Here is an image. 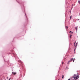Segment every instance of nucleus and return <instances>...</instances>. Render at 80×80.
<instances>
[{
  "label": "nucleus",
  "mask_w": 80,
  "mask_h": 80,
  "mask_svg": "<svg viewBox=\"0 0 80 80\" xmlns=\"http://www.w3.org/2000/svg\"><path fill=\"white\" fill-rule=\"evenodd\" d=\"M74 76L76 77H72V78H74L73 80H77V79H78V78H79V77L78 76H76V74H74Z\"/></svg>",
  "instance_id": "obj_1"
},
{
  "label": "nucleus",
  "mask_w": 80,
  "mask_h": 80,
  "mask_svg": "<svg viewBox=\"0 0 80 80\" xmlns=\"http://www.w3.org/2000/svg\"><path fill=\"white\" fill-rule=\"evenodd\" d=\"M77 45H78V42H77L75 45V47L74 49L75 52V49H76V48H77Z\"/></svg>",
  "instance_id": "obj_2"
},
{
  "label": "nucleus",
  "mask_w": 80,
  "mask_h": 80,
  "mask_svg": "<svg viewBox=\"0 0 80 80\" xmlns=\"http://www.w3.org/2000/svg\"><path fill=\"white\" fill-rule=\"evenodd\" d=\"M12 74L13 73V75H16V74H17V72H12Z\"/></svg>",
  "instance_id": "obj_3"
},
{
  "label": "nucleus",
  "mask_w": 80,
  "mask_h": 80,
  "mask_svg": "<svg viewBox=\"0 0 80 80\" xmlns=\"http://www.w3.org/2000/svg\"><path fill=\"white\" fill-rule=\"evenodd\" d=\"M65 28L66 30H67L68 28V27L67 26H65Z\"/></svg>",
  "instance_id": "obj_4"
},
{
  "label": "nucleus",
  "mask_w": 80,
  "mask_h": 80,
  "mask_svg": "<svg viewBox=\"0 0 80 80\" xmlns=\"http://www.w3.org/2000/svg\"><path fill=\"white\" fill-rule=\"evenodd\" d=\"M75 29H76V32H77V29H78V27H76Z\"/></svg>",
  "instance_id": "obj_5"
},
{
  "label": "nucleus",
  "mask_w": 80,
  "mask_h": 80,
  "mask_svg": "<svg viewBox=\"0 0 80 80\" xmlns=\"http://www.w3.org/2000/svg\"><path fill=\"white\" fill-rule=\"evenodd\" d=\"M73 60V58H71L70 60H71V61H72V60Z\"/></svg>",
  "instance_id": "obj_6"
},
{
  "label": "nucleus",
  "mask_w": 80,
  "mask_h": 80,
  "mask_svg": "<svg viewBox=\"0 0 80 80\" xmlns=\"http://www.w3.org/2000/svg\"><path fill=\"white\" fill-rule=\"evenodd\" d=\"M69 33H73V32H72L71 31H70L69 32Z\"/></svg>",
  "instance_id": "obj_7"
},
{
  "label": "nucleus",
  "mask_w": 80,
  "mask_h": 80,
  "mask_svg": "<svg viewBox=\"0 0 80 80\" xmlns=\"http://www.w3.org/2000/svg\"><path fill=\"white\" fill-rule=\"evenodd\" d=\"M69 63H70V61H68V64H69Z\"/></svg>",
  "instance_id": "obj_8"
},
{
  "label": "nucleus",
  "mask_w": 80,
  "mask_h": 80,
  "mask_svg": "<svg viewBox=\"0 0 80 80\" xmlns=\"http://www.w3.org/2000/svg\"><path fill=\"white\" fill-rule=\"evenodd\" d=\"M66 68L67 70H68V68L67 67H66Z\"/></svg>",
  "instance_id": "obj_9"
},
{
  "label": "nucleus",
  "mask_w": 80,
  "mask_h": 80,
  "mask_svg": "<svg viewBox=\"0 0 80 80\" xmlns=\"http://www.w3.org/2000/svg\"><path fill=\"white\" fill-rule=\"evenodd\" d=\"M25 15H26V18H27V20H28V19L27 18V16L26 15V14L25 13Z\"/></svg>",
  "instance_id": "obj_10"
},
{
  "label": "nucleus",
  "mask_w": 80,
  "mask_h": 80,
  "mask_svg": "<svg viewBox=\"0 0 80 80\" xmlns=\"http://www.w3.org/2000/svg\"><path fill=\"white\" fill-rule=\"evenodd\" d=\"M64 77V76L62 75V78H63V77Z\"/></svg>",
  "instance_id": "obj_11"
},
{
  "label": "nucleus",
  "mask_w": 80,
  "mask_h": 80,
  "mask_svg": "<svg viewBox=\"0 0 80 80\" xmlns=\"http://www.w3.org/2000/svg\"><path fill=\"white\" fill-rule=\"evenodd\" d=\"M12 55L14 57H15V54H14L13 53H12Z\"/></svg>",
  "instance_id": "obj_12"
},
{
  "label": "nucleus",
  "mask_w": 80,
  "mask_h": 80,
  "mask_svg": "<svg viewBox=\"0 0 80 80\" xmlns=\"http://www.w3.org/2000/svg\"><path fill=\"white\" fill-rule=\"evenodd\" d=\"M72 19V16H70V19Z\"/></svg>",
  "instance_id": "obj_13"
},
{
  "label": "nucleus",
  "mask_w": 80,
  "mask_h": 80,
  "mask_svg": "<svg viewBox=\"0 0 80 80\" xmlns=\"http://www.w3.org/2000/svg\"><path fill=\"white\" fill-rule=\"evenodd\" d=\"M77 20H78V21L80 20H79V19H77Z\"/></svg>",
  "instance_id": "obj_14"
},
{
  "label": "nucleus",
  "mask_w": 80,
  "mask_h": 80,
  "mask_svg": "<svg viewBox=\"0 0 80 80\" xmlns=\"http://www.w3.org/2000/svg\"><path fill=\"white\" fill-rule=\"evenodd\" d=\"M69 62H72L71 61V60H70L69 61Z\"/></svg>",
  "instance_id": "obj_15"
},
{
  "label": "nucleus",
  "mask_w": 80,
  "mask_h": 80,
  "mask_svg": "<svg viewBox=\"0 0 80 80\" xmlns=\"http://www.w3.org/2000/svg\"><path fill=\"white\" fill-rule=\"evenodd\" d=\"M69 62H72L71 61V60H70L69 61Z\"/></svg>",
  "instance_id": "obj_16"
},
{
  "label": "nucleus",
  "mask_w": 80,
  "mask_h": 80,
  "mask_svg": "<svg viewBox=\"0 0 80 80\" xmlns=\"http://www.w3.org/2000/svg\"><path fill=\"white\" fill-rule=\"evenodd\" d=\"M70 38H72V37H71L70 36Z\"/></svg>",
  "instance_id": "obj_17"
},
{
  "label": "nucleus",
  "mask_w": 80,
  "mask_h": 80,
  "mask_svg": "<svg viewBox=\"0 0 80 80\" xmlns=\"http://www.w3.org/2000/svg\"><path fill=\"white\" fill-rule=\"evenodd\" d=\"M16 0L17 1V2H18V3H19V2H18V1H17V0Z\"/></svg>",
  "instance_id": "obj_18"
},
{
  "label": "nucleus",
  "mask_w": 80,
  "mask_h": 80,
  "mask_svg": "<svg viewBox=\"0 0 80 80\" xmlns=\"http://www.w3.org/2000/svg\"><path fill=\"white\" fill-rule=\"evenodd\" d=\"M73 60V62H74V59H73V60Z\"/></svg>",
  "instance_id": "obj_19"
},
{
  "label": "nucleus",
  "mask_w": 80,
  "mask_h": 80,
  "mask_svg": "<svg viewBox=\"0 0 80 80\" xmlns=\"http://www.w3.org/2000/svg\"><path fill=\"white\" fill-rule=\"evenodd\" d=\"M63 63H63V62H62V65L63 64Z\"/></svg>",
  "instance_id": "obj_20"
},
{
  "label": "nucleus",
  "mask_w": 80,
  "mask_h": 80,
  "mask_svg": "<svg viewBox=\"0 0 80 80\" xmlns=\"http://www.w3.org/2000/svg\"><path fill=\"white\" fill-rule=\"evenodd\" d=\"M11 78H10L9 79H8V80H10V79H11Z\"/></svg>",
  "instance_id": "obj_21"
},
{
  "label": "nucleus",
  "mask_w": 80,
  "mask_h": 80,
  "mask_svg": "<svg viewBox=\"0 0 80 80\" xmlns=\"http://www.w3.org/2000/svg\"><path fill=\"white\" fill-rule=\"evenodd\" d=\"M72 7H73V4H72Z\"/></svg>",
  "instance_id": "obj_22"
},
{
  "label": "nucleus",
  "mask_w": 80,
  "mask_h": 80,
  "mask_svg": "<svg viewBox=\"0 0 80 80\" xmlns=\"http://www.w3.org/2000/svg\"><path fill=\"white\" fill-rule=\"evenodd\" d=\"M70 36H72V34H70Z\"/></svg>",
  "instance_id": "obj_23"
},
{
  "label": "nucleus",
  "mask_w": 80,
  "mask_h": 80,
  "mask_svg": "<svg viewBox=\"0 0 80 80\" xmlns=\"http://www.w3.org/2000/svg\"><path fill=\"white\" fill-rule=\"evenodd\" d=\"M73 8V6L72 7V8Z\"/></svg>",
  "instance_id": "obj_24"
},
{
  "label": "nucleus",
  "mask_w": 80,
  "mask_h": 80,
  "mask_svg": "<svg viewBox=\"0 0 80 80\" xmlns=\"http://www.w3.org/2000/svg\"><path fill=\"white\" fill-rule=\"evenodd\" d=\"M72 8H71V10H72Z\"/></svg>",
  "instance_id": "obj_25"
},
{
  "label": "nucleus",
  "mask_w": 80,
  "mask_h": 80,
  "mask_svg": "<svg viewBox=\"0 0 80 80\" xmlns=\"http://www.w3.org/2000/svg\"><path fill=\"white\" fill-rule=\"evenodd\" d=\"M74 47H75V45H74Z\"/></svg>",
  "instance_id": "obj_26"
},
{
  "label": "nucleus",
  "mask_w": 80,
  "mask_h": 80,
  "mask_svg": "<svg viewBox=\"0 0 80 80\" xmlns=\"http://www.w3.org/2000/svg\"><path fill=\"white\" fill-rule=\"evenodd\" d=\"M4 61H5V59H4Z\"/></svg>",
  "instance_id": "obj_27"
},
{
  "label": "nucleus",
  "mask_w": 80,
  "mask_h": 80,
  "mask_svg": "<svg viewBox=\"0 0 80 80\" xmlns=\"http://www.w3.org/2000/svg\"><path fill=\"white\" fill-rule=\"evenodd\" d=\"M74 43H75V42Z\"/></svg>",
  "instance_id": "obj_28"
}]
</instances>
